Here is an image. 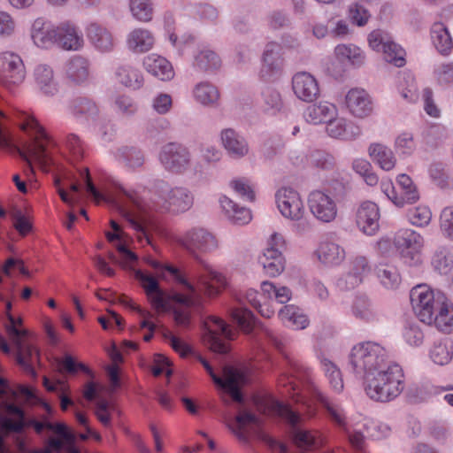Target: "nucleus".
Segmentation results:
<instances>
[{
  "label": "nucleus",
  "mask_w": 453,
  "mask_h": 453,
  "mask_svg": "<svg viewBox=\"0 0 453 453\" xmlns=\"http://www.w3.org/2000/svg\"><path fill=\"white\" fill-rule=\"evenodd\" d=\"M149 263L157 273L162 275H164L165 272L169 273L175 283L180 287L181 291L173 290L169 294H165L160 288L157 279L142 270L135 272V279L144 289L152 308L157 311L173 309L174 321L182 327H188L190 324V309L199 308L202 305V294L208 297H214L226 286V277L211 267H206L205 272L199 275L196 286H195L177 267L164 265L153 259Z\"/></svg>",
  "instance_id": "nucleus-1"
},
{
  "label": "nucleus",
  "mask_w": 453,
  "mask_h": 453,
  "mask_svg": "<svg viewBox=\"0 0 453 453\" xmlns=\"http://www.w3.org/2000/svg\"><path fill=\"white\" fill-rule=\"evenodd\" d=\"M288 365V371L282 372L278 379V386L283 394L289 395L296 403H302V411L308 418L315 417L318 411L316 402L326 408L329 418L339 427L346 426V417L338 404L333 403L320 392L312 380V372L305 367L293 354L281 349L275 342Z\"/></svg>",
  "instance_id": "nucleus-2"
},
{
  "label": "nucleus",
  "mask_w": 453,
  "mask_h": 453,
  "mask_svg": "<svg viewBox=\"0 0 453 453\" xmlns=\"http://www.w3.org/2000/svg\"><path fill=\"white\" fill-rule=\"evenodd\" d=\"M17 118L20 128L32 139L19 150L20 157L27 163L31 173H33L32 160L36 162L42 170L48 171V168L53 164L49 151L51 143L50 137L33 115L19 111Z\"/></svg>",
  "instance_id": "nucleus-3"
},
{
  "label": "nucleus",
  "mask_w": 453,
  "mask_h": 453,
  "mask_svg": "<svg viewBox=\"0 0 453 453\" xmlns=\"http://www.w3.org/2000/svg\"><path fill=\"white\" fill-rule=\"evenodd\" d=\"M12 303L11 301L5 303L4 330L12 343L16 349V359L24 371L32 377L36 376L34 364L39 359V350L31 342V332L23 328L21 317L15 318L12 314Z\"/></svg>",
  "instance_id": "nucleus-4"
},
{
  "label": "nucleus",
  "mask_w": 453,
  "mask_h": 453,
  "mask_svg": "<svg viewBox=\"0 0 453 453\" xmlns=\"http://www.w3.org/2000/svg\"><path fill=\"white\" fill-rule=\"evenodd\" d=\"M405 376L402 366L389 362L387 366L365 377L364 388L372 400L388 403L401 395L405 387Z\"/></svg>",
  "instance_id": "nucleus-5"
},
{
  "label": "nucleus",
  "mask_w": 453,
  "mask_h": 453,
  "mask_svg": "<svg viewBox=\"0 0 453 453\" xmlns=\"http://www.w3.org/2000/svg\"><path fill=\"white\" fill-rule=\"evenodd\" d=\"M264 411L268 415L277 416L285 420L292 427V438L296 447L312 450L324 445V438L317 430H306L297 427L302 420L299 412L294 411L288 404L275 399L266 400Z\"/></svg>",
  "instance_id": "nucleus-6"
},
{
  "label": "nucleus",
  "mask_w": 453,
  "mask_h": 453,
  "mask_svg": "<svg viewBox=\"0 0 453 453\" xmlns=\"http://www.w3.org/2000/svg\"><path fill=\"white\" fill-rule=\"evenodd\" d=\"M387 349L374 342H363L356 344L349 354V364L357 373H364V378L375 373L388 365Z\"/></svg>",
  "instance_id": "nucleus-7"
},
{
  "label": "nucleus",
  "mask_w": 453,
  "mask_h": 453,
  "mask_svg": "<svg viewBox=\"0 0 453 453\" xmlns=\"http://www.w3.org/2000/svg\"><path fill=\"white\" fill-rule=\"evenodd\" d=\"M446 296L441 291H434L426 284H418L410 293L411 303L418 319L429 326L434 315L445 302Z\"/></svg>",
  "instance_id": "nucleus-8"
},
{
  "label": "nucleus",
  "mask_w": 453,
  "mask_h": 453,
  "mask_svg": "<svg viewBox=\"0 0 453 453\" xmlns=\"http://www.w3.org/2000/svg\"><path fill=\"white\" fill-rule=\"evenodd\" d=\"M124 195L134 206L130 211L129 224L135 231L136 239L141 244H151L149 229L152 225L150 214L151 208L138 196L136 191L122 189Z\"/></svg>",
  "instance_id": "nucleus-9"
},
{
  "label": "nucleus",
  "mask_w": 453,
  "mask_h": 453,
  "mask_svg": "<svg viewBox=\"0 0 453 453\" xmlns=\"http://www.w3.org/2000/svg\"><path fill=\"white\" fill-rule=\"evenodd\" d=\"M424 238L411 228H401L394 234L393 243L403 262L416 266L423 262Z\"/></svg>",
  "instance_id": "nucleus-10"
},
{
  "label": "nucleus",
  "mask_w": 453,
  "mask_h": 453,
  "mask_svg": "<svg viewBox=\"0 0 453 453\" xmlns=\"http://www.w3.org/2000/svg\"><path fill=\"white\" fill-rule=\"evenodd\" d=\"M368 43L373 50L382 52L387 62L397 67L405 65V50L393 42L391 36L383 30L372 31L368 35Z\"/></svg>",
  "instance_id": "nucleus-11"
},
{
  "label": "nucleus",
  "mask_w": 453,
  "mask_h": 453,
  "mask_svg": "<svg viewBox=\"0 0 453 453\" xmlns=\"http://www.w3.org/2000/svg\"><path fill=\"white\" fill-rule=\"evenodd\" d=\"M158 203L161 208L175 213L188 211L193 204V195L185 188H170L168 184L161 181L157 185Z\"/></svg>",
  "instance_id": "nucleus-12"
},
{
  "label": "nucleus",
  "mask_w": 453,
  "mask_h": 453,
  "mask_svg": "<svg viewBox=\"0 0 453 453\" xmlns=\"http://www.w3.org/2000/svg\"><path fill=\"white\" fill-rule=\"evenodd\" d=\"M205 341L210 349L217 353L228 352L229 346L226 340H233L235 332L220 318L210 316L204 321Z\"/></svg>",
  "instance_id": "nucleus-13"
},
{
  "label": "nucleus",
  "mask_w": 453,
  "mask_h": 453,
  "mask_svg": "<svg viewBox=\"0 0 453 453\" xmlns=\"http://www.w3.org/2000/svg\"><path fill=\"white\" fill-rule=\"evenodd\" d=\"M26 78V68L21 58L12 51L0 53V84L12 88Z\"/></svg>",
  "instance_id": "nucleus-14"
},
{
  "label": "nucleus",
  "mask_w": 453,
  "mask_h": 453,
  "mask_svg": "<svg viewBox=\"0 0 453 453\" xmlns=\"http://www.w3.org/2000/svg\"><path fill=\"white\" fill-rule=\"evenodd\" d=\"M159 161L164 168L171 173H182L190 166V153L185 146L177 142H169L162 147Z\"/></svg>",
  "instance_id": "nucleus-15"
},
{
  "label": "nucleus",
  "mask_w": 453,
  "mask_h": 453,
  "mask_svg": "<svg viewBox=\"0 0 453 453\" xmlns=\"http://www.w3.org/2000/svg\"><path fill=\"white\" fill-rule=\"evenodd\" d=\"M277 208L290 220L298 221L305 215V207L300 194L292 188H281L275 194Z\"/></svg>",
  "instance_id": "nucleus-16"
},
{
  "label": "nucleus",
  "mask_w": 453,
  "mask_h": 453,
  "mask_svg": "<svg viewBox=\"0 0 453 453\" xmlns=\"http://www.w3.org/2000/svg\"><path fill=\"white\" fill-rule=\"evenodd\" d=\"M372 267L365 256L357 255L349 259L347 274L337 282L341 289H352L359 286L372 273Z\"/></svg>",
  "instance_id": "nucleus-17"
},
{
  "label": "nucleus",
  "mask_w": 453,
  "mask_h": 453,
  "mask_svg": "<svg viewBox=\"0 0 453 453\" xmlns=\"http://www.w3.org/2000/svg\"><path fill=\"white\" fill-rule=\"evenodd\" d=\"M308 206L311 214L321 222H332L337 216L336 202L332 196L321 190H313L310 193Z\"/></svg>",
  "instance_id": "nucleus-18"
},
{
  "label": "nucleus",
  "mask_w": 453,
  "mask_h": 453,
  "mask_svg": "<svg viewBox=\"0 0 453 453\" xmlns=\"http://www.w3.org/2000/svg\"><path fill=\"white\" fill-rule=\"evenodd\" d=\"M292 90L301 101L311 103L320 95L317 79L307 72L296 73L292 78Z\"/></svg>",
  "instance_id": "nucleus-19"
},
{
  "label": "nucleus",
  "mask_w": 453,
  "mask_h": 453,
  "mask_svg": "<svg viewBox=\"0 0 453 453\" xmlns=\"http://www.w3.org/2000/svg\"><path fill=\"white\" fill-rule=\"evenodd\" d=\"M30 35L38 48L50 49L58 45V25L54 26L43 18H38L32 24Z\"/></svg>",
  "instance_id": "nucleus-20"
},
{
  "label": "nucleus",
  "mask_w": 453,
  "mask_h": 453,
  "mask_svg": "<svg viewBox=\"0 0 453 453\" xmlns=\"http://www.w3.org/2000/svg\"><path fill=\"white\" fill-rule=\"evenodd\" d=\"M84 45L82 32L70 20L58 25V46L65 50H79Z\"/></svg>",
  "instance_id": "nucleus-21"
},
{
  "label": "nucleus",
  "mask_w": 453,
  "mask_h": 453,
  "mask_svg": "<svg viewBox=\"0 0 453 453\" xmlns=\"http://www.w3.org/2000/svg\"><path fill=\"white\" fill-rule=\"evenodd\" d=\"M338 115V109L333 103L319 101L306 106L303 111L305 122L311 125L326 124Z\"/></svg>",
  "instance_id": "nucleus-22"
},
{
  "label": "nucleus",
  "mask_w": 453,
  "mask_h": 453,
  "mask_svg": "<svg viewBox=\"0 0 453 453\" xmlns=\"http://www.w3.org/2000/svg\"><path fill=\"white\" fill-rule=\"evenodd\" d=\"M345 104L349 112L357 118H365L372 111V99L363 88L350 89L345 96Z\"/></svg>",
  "instance_id": "nucleus-23"
},
{
  "label": "nucleus",
  "mask_w": 453,
  "mask_h": 453,
  "mask_svg": "<svg viewBox=\"0 0 453 453\" xmlns=\"http://www.w3.org/2000/svg\"><path fill=\"white\" fill-rule=\"evenodd\" d=\"M379 208L375 203L366 201L360 204L357 211V224L363 233L374 234L379 229Z\"/></svg>",
  "instance_id": "nucleus-24"
},
{
  "label": "nucleus",
  "mask_w": 453,
  "mask_h": 453,
  "mask_svg": "<svg viewBox=\"0 0 453 453\" xmlns=\"http://www.w3.org/2000/svg\"><path fill=\"white\" fill-rule=\"evenodd\" d=\"M33 81L36 88L43 95L53 96L58 91L53 68L49 65H37L33 72Z\"/></svg>",
  "instance_id": "nucleus-25"
},
{
  "label": "nucleus",
  "mask_w": 453,
  "mask_h": 453,
  "mask_svg": "<svg viewBox=\"0 0 453 453\" xmlns=\"http://www.w3.org/2000/svg\"><path fill=\"white\" fill-rule=\"evenodd\" d=\"M280 45L270 42L266 45L263 55V64L260 70V76L264 80H270L280 73L282 66V58L280 55Z\"/></svg>",
  "instance_id": "nucleus-26"
},
{
  "label": "nucleus",
  "mask_w": 453,
  "mask_h": 453,
  "mask_svg": "<svg viewBox=\"0 0 453 453\" xmlns=\"http://www.w3.org/2000/svg\"><path fill=\"white\" fill-rule=\"evenodd\" d=\"M258 262L263 266L265 274L269 277H277L285 269V258L281 251L274 247L266 248L259 257Z\"/></svg>",
  "instance_id": "nucleus-27"
},
{
  "label": "nucleus",
  "mask_w": 453,
  "mask_h": 453,
  "mask_svg": "<svg viewBox=\"0 0 453 453\" xmlns=\"http://www.w3.org/2000/svg\"><path fill=\"white\" fill-rule=\"evenodd\" d=\"M143 66L149 73L161 81H169L174 76L172 64L166 58L156 54L145 57Z\"/></svg>",
  "instance_id": "nucleus-28"
},
{
  "label": "nucleus",
  "mask_w": 453,
  "mask_h": 453,
  "mask_svg": "<svg viewBox=\"0 0 453 453\" xmlns=\"http://www.w3.org/2000/svg\"><path fill=\"white\" fill-rule=\"evenodd\" d=\"M185 238L186 245L192 250L207 252L214 250L218 247L215 236L203 228L189 231Z\"/></svg>",
  "instance_id": "nucleus-29"
},
{
  "label": "nucleus",
  "mask_w": 453,
  "mask_h": 453,
  "mask_svg": "<svg viewBox=\"0 0 453 453\" xmlns=\"http://www.w3.org/2000/svg\"><path fill=\"white\" fill-rule=\"evenodd\" d=\"M155 38L146 28H134L127 36V48L136 53H143L152 49Z\"/></svg>",
  "instance_id": "nucleus-30"
},
{
  "label": "nucleus",
  "mask_w": 453,
  "mask_h": 453,
  "mask_svg": "<svg viewBox=\"0 0 453 453\" xmlns=\"http://www.w3.org/2000/svg\"><path fill=\"white\" fill-rule=\"evenodd\" d=\"M65 75L68 81L80 85L86 82L89 76V63L81 56L73 57L65 65Z\"/></svg>",
  "instance_id": "nucleus-31"
},
{
  "label": "nucleus",
  "mask_w": 453,
  "mask_h": 453,
  "mask_svg": "<svg viewBox=\"0 0 453 453\" xmlns=\"http://www.w3.org/2000/svg\"><path fill=\"white\" fill-rule=\"evenodd\" d=\"M430 34L432 42L438 52L449 56L453 50V39L447 27L441 22H434Z\"/></svg>",
  "instance_id": "nucleus-32"
},
{
  "label": "nucleus",
  "mask_w": 453,
  "mask_h": 453,
  "mask_svg": "<svg viewBox=\"0 0 453 453\" xmlns=\"http://www.w3.org/2000/svg\"><path fill=\"white\" fill-rule=\"evenodd\" d=\"M89 42L98 50L105 52L113 49L114 41L111 32L99 24L92 23L87 28Z\"/></svg>",
  "instance_id": "nucleus-33"
},
{
  "label": "nucleus",
  "mask_w": 453,
  "mask_h": 453,
  "mask_svg": "<svg viewBox=\"0 0 453 453\" xmlns=\"http://www.w3.org/2000/svg\"><path fill=\"white\" fill-rule=\"evenodd\" d=\"M318 259L326 265H337L345 258V250L332 242H323L315 252Z\"/></svg>",
  "instance_id": "nucleus-34"
},
{
  "label": "nucleus",
  "mask_w": 453,
  "mask_h": 453,
  "mask_svg": "<svg viewBox=\"0 0 453 453\" xmlns=\"http://www.w3.org/2000/svg\"><path fill=\"white\" fill-rule=\"evenodd\" d=\"M111 226L113 229V233L106 232L105 235L110 242L114 241H119V243L116 245L117 250L119 253L121 259L127 265H131L137 261V256L135 253L127 249L123 243L125 234L121 230L119 225L113 219L111 220Z\"/></svg>",
  "instance_id": "nucleus-35"
},
{
  "label": "nucleus",
  "mask_w": 453,
  "mask_h": 453,
  "mask_svg": "<svg viewBox=\"0 0 453 453\" xmlns=\"http://www.w3.org/2000/svg\"><path fill=\"white\" fill-rule=\"evenodd\" d=\"M368 154L371 159L384 171H390L395 165L396 158L393 151L384 144L372 143L369 146Z\"/></svg>",
  "instance_id": "nucleus-36"
},
{
  "label": "nucleus",
  "mask_w": 453,
  "mask_h": 453,
  "mask_svg": "<svg viewBox=\"0 0 453 453\" xmlns=\"http://www.w3.org/2000/svg\"><path fill=\"white\" fill-rule=\"evenodd\" d=\"M280 319L287 326L294 329H303L309 325L308 317L295 305H285L278 314Z\"/></svg>",
  "instance_id": "nucleus-37"
},
{
  "label": "nucleus",
  "mask_w": 453,
  "mask_h": 453,
  "mask_svg": "<svg viewBox=\"0 0 453 453\" xmlns=\"http://www.w3.org/2000/svg\"><path fill=\"white\" fill-rule=\"evenodd\" d=\"M221 140L225 149L233 157H241L249 151L245 140L231 128L225 129L222 132Z\"/></svg>",
  "instance_id": "nucleus-38"
},
{
  "label": "nucleus",
  "mask_w": 453,
  "mask_h": 453,
  "mask_svg": "<svg viewBox=\"0 0 453 453\" xmlns=\"http://www.w3.org/2000/svg\"><path fill=\"white\" fill-rule=\"evenodd\" d=\"M220 204L228 219L234 224L245 225L252 219L251 212L249 209L238 206L233 200L226 196L220 198Z\"/></svg>",
  "instance_id": "nucleus-39"
},
{
  "label": "nucleus",
  "mask_w": 453,
  "mask_h": 453,
  "mask_svg": "<svg viewBox=\"0 0 453 453\" xmlns=\"http://www.w3.org/2000/svg\"><path fill=\"white\" fill-rule=\"evenodd\" d=\"M337 59L353 66H360L365 63L364 51L354 44H339L334 50Z\"/></svg>",
  "instance_id": "nucleus-40"
},
{
  "label": "nucleus",
  "mask_w": 453,
  "mask_h": 453,
  "mask_svg": "<svg viewBox=\"0 0 453 453\" xmlns=\"http://www.w3.org/2000/svg\"><path fill=\"white\" fill-rule=\"evenodd\" d=\"M431 325H434L438 330L444 333L453 331V304L446 297L445 302L440 306L434 315Z\"/></svg>",
  "instance_id": "nucleus-41"
},
{
  "label": "nucleus",
  "mask_w": 453,
  "mask_h": 453,
  "mask_svg": "<svg viewBox=\"0 0 453 453\" xmlns=\"http://www.w3.org/2000/svg\"><path fill=\"white\" fill-rule=\"evenodd\" d=\"M118 81L132 89L140 88L144 82L141 71L131 65H123L116 72Z\"/></svg>",
  "instance_id": "nucleus-42"
},
{
  "label": "nucleus",
  "mask_w": 453,
  "mask_h": 453,
  "mask_svg": "<svg viewBox=\"0 0 453 453\" xmlns=\"http://www.w3.org/2000/svg\"><path fill=\"white\" fill-rule=\"evenodd\" d=\"M224 379L222 383L218 386L228 392L233 399L236 402H242V396L239 389L240 372L232 366H225L223 368Z\"/></svg>",
  "instance_id": "nucleus-43"
},
{
  "label": "nucleus",
  "mask_w": 453,
  "mask_h": 453,
  "mask_svg": "<svg viewBox=\"0 0 453 453\" xmlns=\"http://www.w3.org/2000/svg\"><path fill=\"white\" fill-rule=\"evenodd\" d=\"M397 184L400 188L398 199L402 201V207L405 204L414 203L419 199V193L411 177L402 173L397 177Z\"/></svg>",
  "instance_id": "nucleus-44"
},
{
  "label": "nucleus",
  "mask_w": 453,
  "mask_h": 453,
  "mask_svg": "<svg viewBox=\"0 0 453 453\" xmlns=\"http://www.w3.org/2000/svg\"><path fill=\"white\" fill-rule=\"evenodd\" d=\"M431 265L440 274L447 275L453 270V254L446 247H439L434 253Z\"/></svg>",
  "instance_id": "nucleus-45"
},
{
  "label": "nucleus",
  "mask_w": 453,
  "mask_h": 453,
  "mask_svg": "<svg viewBox=\"0 0 453 453\" xmlns=\"http://www.w3.org/2000/svg\"><path fill=\"white\" fill-rule=\"evenodd\" d=\"M320 365L331 388L336 393L342 392L344 385L342 372L338 366L325 357L320 358Z\"/></svg>",
  "instance_id": "nucleus-46"
},
{
  "label": "nucleus",
  "mask_w": 453,
  "mask_h": 453,
  "mask_svg": "<svg viewBox=\"0 0 453 453\" xmlns=\"http://www.w3.org/2000/svg\"><path fill=\"white\" fill-rule=\"evenodd\" d=\"M219 57L212 50L203 48L198 49L194 55V66L202 71L217 69L220 66Z\"/></svg>",
  "instance_id": "nucleus-47"
},
{
  "label": "nucleus",
  "mask_w": 453,
  "mask_h": 453,
  "mask_svg": "<svg viewBox=\"0 0 453 453\" xmlns=\"http://www.w3.org/2000/svg\"><path fill=\"white\" fill-rule=\"evenodd\" d=\"M120 302L125 305L129 307L130 309L136 311L139 315L142 318V320L140 323L141 328H147L149 333L144 334L143 340L145 342H150L153 337V333L156 328L155 324L151 321L152 314L145 310H142L140 306L136 305L132 299L127 296L120 297Z\"/></svg>",
  "instance_id": "nucleus-48"
},
{
  "label": "nucleus",
  "mask_w": 453,
  "mask_h": 453,
  "mask_svg": "<svg viewBox=\"0 0 453 453\" xmlns=\"http://www.w3.org/2000/svg\"><path fill=\"white\" fill-rule=\"evenodd\" d=\"M261 290L263 296L271 301L274 298L280 303H286L292 297V292L288 287H276L275 284L270 281H263Z\"/></svg>",
  "instance_id": "nucleus-49"
},
{
  "label": "nucleus",
  "mask_w": 453,
  "mask_h": 453,
  "mask_svg": "<svg viewBox=\"0 0 453 453\" xmlns=\"http://www.w3.org/2000/svg\"><path fill=\"white\" fill-rule=\"evenodd\" d=\"M116 157L126 166L135 169L144 163V157L140 150L134 147H122L116 155Z\"/></svg>",
  "instance_id": "nucleus-50"
},
{
  "label": "nucleus",
  "mask_w": 453,
  "mask_h": 453,
  "mask_svg": "<svg viewBox=\"0 0 453 453\" xmlns=\"http://www.w3.org/2000/svg\"><path fill=\"white\" fill-rule=\"evenodd\" d=\"M194 96L196 100L203 105H212L219 98L218 88L208 82L197 84L194 89Z\"/></svg>",
  "instance_id": "nucleus-51"
},
{
  "label": "nucleus",
  "mask_w": 453,
  "mask_h": 453,
  "mask_svg": "<svg viewBox=\"0 0 453 453\" xmlns=\"http://www.w3.org/2000/svg\"><path fill=\"white\" fill-rule=\"evenodd\" d=\"M233 320L246 334L250 333L257 325V320L253 313L243 307H237L231 311Z\"/></svg>",
  "instance_id": "nucleus-52"
},
{
  "label": "nucleus",
  "mask_w": 453,
  "mask_h": 453,
  "mask_svg": "<svg viewBox=\"0 0 453 453\" xmlns=\"http://www.w3.org/2000/svg\"><path fill=\"white\" fill-rule=\"evenodd\" d=\"M377 277L388 289H395L401 283V276L393 265H381L377 268Z\"/></svg>",
  "instance_id": "nucleus-53"
},
{
  "label": "nucleus",
  "mask_w": 453,
  "mask_h": 453,
  "mask_svg": "<svg viewBox=\"0 0 453 453\" xmlns=\"http://www.w3.org/2000/svg\"><path fill=\"white\" fill-rule=\"evenodd\" d=\"M354 315L365 321H372L377 318V311L369 299L365 296H357L353 304Z\"/></svg>",
  "instance_id": "nucleus-54"
},
{
  "label": "nucleus",
  "mask_w": 453,
  "mask_h": 453,
  "mask_svg": "<svg viewBox=\"0 0 453 453\" xmlns=\"http://www.w3.org/2000/svg\"><path fill=\"white\" fill-rule=\"evenodd\" d=\"M129 8L133 17L140 22H149L153 17L150 0H130Z\"/></svg>",
  "instance_id": "nucleus-55"
},
{
  "label": "nucleus",
  "mask_w": 453,
  "mask_h": 453,
  "mask_svg": "<svg viewBox=\"0 0 453 453\" xmlns=\"http://www.w3.org/2000/svg\"><path fill=\"white\" fill-rule=\"evenodd\" d=\"M58 372L61 373L76 374L79 371L93 377L92 371L83 363L77 362L71 355H65L58 360Z\"/></svg>",
  "instance_id": "nucleus-56"
},
{
  "label": "nucleus",
  "mask_w": 453,
  "mask_h": 453,
  "mask_svg": "<svg viewBox=\"0 0 453 453\" xmlns=\"http://www.w3.org/2000/svg\"><path fill=\"white\" fill-rule=\"evenodd\" d=\"M407 219L411 225L423 227L430 223L432 211L428 206L419 204L408 210Z\"/></svg>",
  "instance_id": "nucleus-57"
},
{
  "label": "nucleus",
  "mask_w": 453,
  "mask_h": 453,
  "mask_svg": "<svg viewBox=\"0 0 453 453\" xmlns=\"http://www.w3.org/2000/svg\"><path fill=\"white\" fill-rule=\"evenodd\" d=\"M326 133L329 136L337 139H349L352 133L349 132V123L344 118H338V115L326 123Z\"/></svg>",
  "instance_id": "nucleus-58"
},
{
  "label": "nucleus",
  "mask_w": 453,
  "mask_h": 453,
  "mask_svg": "<svg viewBox=\"0 0 453 453\" xmlns=\"http://www.w3.org/2000/svg\"><path fill=\"white\" fill-rule=\"evenodd\" d=\"M402 97L407 102L413 103L418 99V88L411 74H404L398 84Z\"/></svg>",
  "instance_id": "nucleus-59"
},
{
  "label": "nucleus",
  "mask_w": 453,
  "mask_h": 453,
  "mask_svg": "<svg viewBox=\"0 0 453 453\" xmlns=\"http://www.w3.org/2000/svg\"><path fill=\"white\" fill-rule=\"evenodd\" d=\"M117 411L116 406L111 402L101 399L97 401L95 409V414L101 424L105 427H110L111 424V414Z\"/></svg>",
  "instance_id": "nucleus-60"
},
{
  "label": "nucleus",
  "mask_w": 453,
  "mask_h": 453,
  "mask_svg": "<svg viewBox=\"0 0 453 453\" xmlns=\"http://www.w3.org/2000/svg\"><path fill=\"white\" fill-rule=\"evenodd\" d=\"M73 112L77 118L81 117H93L97 114L98 109L94 102L91 100L81 97L73 102Z\"/></svg>",
  "instance_id": "nucleus-61"
},
{
  "label": "nucleus",
  "mask_w": 453,
  "mask_h": 453,
  "mask_svg": "<svg viewBox=\"0 0 453 453\" xmlns=\"http://www.w3.org/2000/svg\"><path fill=\"white\" fill-rule=\"evenodd\" d=\"M452 351L447 342H435L430 350V357L434 363L444 365L452 358Z\"/></svg>",
  "instance_id": "nucleus-62"
},
{
  "label": "nucleus",
  "mask_w": 453,
  "mask_h": 453,
  "mask_svg": "<svg viewBox=\"0 0 453 453\" xmlns=\"http://www.w3.org/2000/svg\"><path fill=\"white\" fill-rule=\"evenodd\" d=\"M349 18L353 24L362 27L367 23L370 12L364 4L356 1L349 6Z\"/></svg>",
  "instance_id": "nucleus-63"
},
{
  "label": "nucleus",
  "mask_w": 453,
  "mask_h": 453,
  "mask_svg": "<svg viewBox=\"0 0 453 453\" xmlns=\"http://www.w3.org/2000/svg\"><path fill=\"white\" fill-rule=\"evenodd\" d=\"M440 228L445 236L453 240V206L446 207L441 211Z\"/></svg>",
  "instance_id": "nucleus-64"
}]
</instances>
